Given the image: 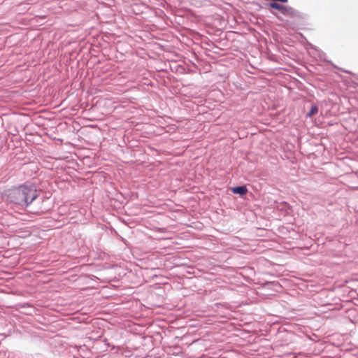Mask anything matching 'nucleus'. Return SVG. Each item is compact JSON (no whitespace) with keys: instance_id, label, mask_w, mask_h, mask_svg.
Segmentation results:
<instances>
[{"instance_id":"4","label":"nucleus","mask_w":358,"mask_h":358,"mask_svg":"<svg viewBox=\"0 0 358 358\" xmlns=\"http://www.w3.org/2000/svg\"><path fill=\"white\" fill-rule=\"evenodd\" d=\"M318 112V108L317 107V106L315 105H313L312 106L310 111L307 113V117H312L313 115H315V114H317Z\"/></svg>"},{"instance_id":"1","label":"nucleus","mask_w":358,"mask_h":358,"mask_svg":"<svg viewBox=\"0 0 358 358\" xmlns=\"http://www.w3.org/2000/svg\"><path fill=\"white\" fill-rule=\"evenodd\" d=\"M10 201L18 205H28L37 197L36 190L34 187L20 186L12 190L9 194Z\"/></svg>"},{"instance_id":"2","label":"nucleus","mask_w":358,"mask_h":358,"mask_svg":"<svg viewBox=\"0 0 358 358\" xmlns=\"http://www.w3.org/2000/svg\"><path fill=\"white\" fill-rule=\"evenodd\" d=\"M270 7L280 10L282 13L286 14L291 10V8L286 6L280 5L278 3L273 2L269 4Z\"/></svg>"},{"instance_id":"3","label":"nucleus","mask_w":358,"mask_h":358,"mask_svg":"<svg viewBox=\"0 0 358 358\" xmlns=\"http://www.w3.org/2000/svg\"><path fill=\"white\" fill-rule=\"evenodd\" d=\"M248 189L245 186L236 187L232 189V192L234 194H238L244 195L247 193Z\"/></svg>"}]
</instances>
